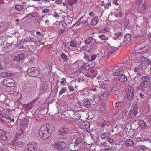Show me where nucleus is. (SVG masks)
Instances as JSON below:
<instances>
[{
    "mask_svg": "<svg viewBox=\"0 0 151 151\" xmlns=\"http://www.w3.org/2000/svg\"><path fill=\"white\" fill-rule=\"evenodd\" d=\"M148 56V54L147 52H145L142 53L139 59V60L140 62H142L143 64H144L148 59L147 58Z\"/></svg>",
    "mask_w": 151,
    "mask_h": 151,
    "instance_id": "9",
    "label": "nucleus"
},
{
    "mask_svg": "<svg viewBox=\"0 0 151 151\" xmlns=\"http://www.w3.org/2000/svg\"><path fill=\"white\" fill-rule=\"evenodd\" d=\"M118 79L121 82H125L127 80V78L125 75L121 74L119 76Z\"/></svg>",
    "mask_w": 151,
    "mask_h": 151,
    "instance_id": "15",
    "label": "nucleus"
},
{
    "mask_svg": "<svg viewBox=\"0 0 151 151\" xmlns=\"http://www.w3.org/2000/svg\"><path fill=\"white\" fill-rule=\"evenodd\" d=\"M108 87V85L107 84L103 83L102 85L100 88L101 89H107Z\"/></svg>",
    "mask_w": 151,
    "mask_h": 151,
    "instance_id": "44",
    "label": "nucleus"
},
{
    "mask_svg": "<svg viewBox=\"0 0 151 151\" xmlns=\"http://www.w3.org/2000/svg\"><path fill=\"white\" fill-rule=\"evenodd\" d=\"M47 82L46 81H45L44 82L43 85H42V88H43V90L45 91L47 89V87H48V85H47Z\"/></svg>",
    "mask_w": 151,
    "mask_h": 151,
    "instance_id": "37",
    "label": "nucleus"
},
{
    "mask_svg": "<svg viewBox=\"0 0 151 151\" xmlns=\"http://www.w3.org/2000/svg\"><path fill=\"white\" fill-rule=\"evenodd\" d=\"M77 1V0H68V4L70 6L72 5Z\"/></svg>",
    "mask_w": 151,
    "mask_h": 151,
    "instance_id": "41",
    "label": "nucleus"
},
{
    "mask_svg": "<svg viewBox=\"0 0 151 151\" xmlns=\"http://www.w3.org/2000/svg\"><path fill=\"white\" fill-rule=\"evenodd\" d=\"M122 104V102H118L116 103H114L113 104V105L116 107H118L121 106Z\"/></svg>",
    "mask_w": 151,
    "mask_h": 151,
    "instance_id": "42",
    "label": "nucleus"
},
{
    "mask_svg": "<svg viewBox=\"0 0 151 151\" xmlns=\"http://www.w3.org/2000/svg\"><path fill=\"white\" fill-rule=\"evenodd\" d=\"M5 116H4V115H3L2 114V112L1 111H0V120H1L2 121H4V120H3L4 118V117Z\"/></svg>",
    "mask_w": 151,
    "mask_h": 151,
    "instance_id": "52",
    "label": "nucleus"
},
{
    "mask_svg": "<svg viewBox=\"0 0 151 151\" xmlns=\"http://www.w3.org/2000/svg\"><path fill=\"white\" fill-rule=\"evenodd\" d=\"M117 50V49L116 47H114L111 49L107 54V55L108 57H109L111 54Z\"/></svg>",
    "mask_w": 151,
    "mask_h": 151,
    "instance_id": "24",
    "label": "nucleus"
},
{
    "mask_svg": "<svg viewBox=\"0 0 151 151\" xmlns=\"http://www.w3.org/2000/svg\"><path fill=\"white\" fill-rule=\"evenodd\" d=\"M148 87V83L147 81H142L139 87L142 90H144Z\"/></svg>",
    "mask_w": 151,
    "mask_h": 151,
    "instance_id": "11",
    "label": "nucleus"
},
{
    "mask_svg": "<svg viewBox=\"0 0 151 151\" xmlns=\"http://www.w3.org/2000/svg\"><path fill=\"white\" fill-rule=\"evenodd\" d=\"M139 147L140 148L143 150H145L146 148V147L144 145H139Z\"/></svg>",
    "mask_w": 151,
    "mask_h": 151,
    "instance_id": "63",
    "label": "nucleus"
},
{
    "mask_svg": "<svg viewBox=\"0 0 151 151\" xmlns=\"http://www.w3.org/2000/svg\"><path fill=\"white\" fill-rule=\"evenodd\" d=\"M146 61H145L144 63V64H145L146 65H148V66L151 65V60H148L147 59V60H146Z\"/></svg>",
    "mask_w": 151,
    "mask_h": 151,
    "instance_id": "51",
    "label": "nucleus"
},
{
    "mask_svg": "<svg viewBox=\"0 0 151 151\" xmlns=\"http://www.w3.org/2000/svg\"><path fill=\"white\" fill-rule=\"evenodd\" d=\"M3 84L6 87H12L14 86V82L12 78H7L3 81Z\"/></svg>",
    "mask_w": 151,
    "mask_h": 151,
    "instance_id": "4",
    "label": "nucleus"
},
{
    "mask_svg": "<svg viewBox=\"0 0 151 151\" xmlns=\"http://www.w3.org/2000/svg\"><path fill=\"white\" fill-rule=\"evenodd\" d=\"M69 147L70 150L72 151H75V144L73 143L70 144Z\"/></svg>",
    "mask_w": 151,
    "mask_h": 151,
    "instance_id": "36",
    "label": "nucleus"
},
{
    "mask_svg": "<svg viewBox=\"0 0 151 151\" xmlns=\"http://www.w3.org/2000/svg\"><path fill=\"white\" fill-rule=\"evenodd\" d=\"M143 2V0H137L136 4L137 5H140Z\"/></svg>",
    "mask_w": 151,
    "mask_h": 151,
    "instance_id": "59",
    "label": "nucleus"
},
{
    "mask_svg": "<svg viewBox=\"0 0 151 151\" xmlns=\"http://www.w3.org/2000/svg\"><path fill=\"white\" fill-rule=\"evenodd\" d=\"M52 125L48 124L41 126L39 131V134L41 138L46 140L49 138L50 133H51L54 129V127H52Z\"/></svg>",
    "mask_w": 151,
    "mask_h": 151,
    "instance_id": "1",
    "label": "nucleus"
},
{
    "mask_svg": "<svg viewBox=\"0 0 151 151\" xmlns=\"http://www.w3.org/2000/svg\"><path fill=\"white\" fill-rule=\"evenodd\" d=\"M27 41H30L34 42L35 43H37V40L33 37H27L26 38Z\"/></svg>",
    "mask_w": 151,
    "mask_h": 151,
    "instance_id": "21",
    "label": "nucleus"
},
{
    "mask_svg": "<svg viewBox=\"0 0 151 151\" xmlns=\"http://www.w3.org/2000/svg\"><path fill=\"white\" fill-rule=\"evenodd\" d=\"M33 106V105L32 103H29L28 104L25 105L24 107L25 110L27 111L32 108Z\"/></svg>",
    "mask_w": 151,
    "mask_h": 151,
    "instance_id": "27",
    "label": "nucleus"
},
{
    "mask_svg": "<svg viewBox=\"0 0 151 151\" xmlns=\"http://www.w3.org/2000/svg\"><path fill=\"white\" fill-rule=\"evenodd\" d=\"M37 144L35 142L29 143L26 147L27 151H36L37 149Z\"/></svg>",
    "mask_w": 151,
    "mask_h": 151,
    "instance_id": "2",
    "label": "nucleus"
},
{
    "mask_svg": "<svg viewBox=\"0 0 151 151\" xmlns=\"http://www.w3.org/2000/svg\"><path fill=\"white\" fill-rule=\"evenodd\" d=\"M93 41V38L91 37H89L87 38L84 42L87 44H89L92 42Z\"/></svg>",
    "mask_w": 151,
    "mask_h": 151,
    "instance_id": "31",
    "label": "nucleus"
},
{
    "mask_svg": "<svg viewBox=\"0 0 151 151\" xmlns=\"http://www.w3.org/2000/svg\"><path fill=\"white\" fill-rule=\"evenodd\" d=\"M131 36L130 34H126L124 35V38L123 42L125 43H128L131 40Z\"/></svg>",
    "mask_w": 151,
    "mask_h": 151,
    "instance_id": "12",
    "label": "nucleus"
},
{
    "mask_svg": "<svg viewBox=\"0 0 151 151\" xmlns=\"http://www.w3.org/2000/svg\"><path fill=\"white\" fill-rule=\"evenodd\" d=\"M67 91L66 88H62V89L59 92V95H60L63 93H65Z\"/></svg>",
    "mask_w": 151,
    "mask_h": 151,
    "instance_id": "46",
    "label": "nucleus"
},
{
    "mask_svg": "<svg viewBox=\"0 0 151 151\" xmlns=\"http://www.w3.org/2000/svg\"><path fill=\"white\" fill-rule=\"evenodd\" d=\"M49 11V10L47 8H46L45 9H43L42 11V12L43 13H47Z\"/></svg>",
    "mask_w": 151,
    "mask_h": 151,
    "instance_id": "64",
    "label": "nucleus"
},
{
    "mask_svg": "<svg viewBox=\"0 0 151 151\" xmlns=\"http://www.w3.org/2000/svg\"><path fill=\"white\" fill-rule=\"evenodd\" d=\"M147 5V2L146 1H145L143 4H142V7L143 9H145Z\"/></svg>",
    "mask_w": 151,
    "mask_h": 151,
    "instance_id": "54",
    "label": "nucleus"
},
{
    "mask_svg": "<svg viewBox=\"0 0 151 151\" xmlns=\"http://www.w3.org/2000/svg\"><path fill=\"white\" fill-rule=\"evenodd\" d=\"M65 146V142L63 141L59 142L55 144L54 146L57 148L59 150H63Z\"/></svg>",
    "mask_w": 151,
    "mask_h": 151,
    "instance_id": "5",
    "label": "nucleus"
},
{
    "mask_svg": "<svg viewBox=\"0 0 151 151\" xmlns=\"http://www.w3.org/2000/svg\"><path fill=\"white\" fill-rule=\"evenodd\" d=\"M111 135V133L109 132H105L101 134L100 135V137L101 139H104L106 138H107Z\"/></svg>",
    "mask_w": 151,
    "mask_h": 151,
    "instance_id": "16",
    "label": "nucleus"
},
{
    "mask_svg": "<svg viewBox=\"0 0 151 151\" xmlns=\"http://www.w3.org/2000/svg\"><path fill=\"white\" fill-rule=\"evenodd\" d=\"M109 96V93L107 92L101 96L100 97V99H105L107 98Z\"/></svg>",
    "mask_w": 151,
    "mask_h": 151,
    "instance_id": "28",
    "label": "nucleus"
},
{
    "mask_svg": "<svg viewBox=\"0 0 151 151\" xmlns=\"http://www.w3.org/2000/svg\"><path fill=\"white\" fill-rule=\"evenodd\" d=\"M22 95L20 93H17L16 95V99H20L21 98Z\"/></svg>",
    "mask_w": 151,
    "mask_h": 151,
    "instance_id": "56",
    "label": "nucleus"
},
{
    "mask_svg": "<svg viewBox=\"0 0 151 151\" xmlns=\"http://www.w3.org/2000/svg\"><path fill=\"white\" fill-rule=\"evenodd\" d=\"M2 112L5 115L4 116H9V115H11L12 114V112L10 110L6 109H4Z\"/></svg>",
    "mask_w": 151,
    "mask_h": 151,
    "instance_id": "18",
    "label": "nucleus"
},
{
    "mask_svg": "<svg viewBox=\"0 0 151 151\" xmlns=\"http://www.w3.org/2000/svg\"><path fill=\"white\" fill-rule=\"evenodd\" d=\"M98 22V17L97 16L93 18L91 20V24L92 25L94 26L96 25Z\"/></svg>",
    "mask_w": 151,
    "mask_h": 151,
    "instance_id": "20",
    "label": "nucleus"
},
{
    "mask_svg": "<svg viewBox=\"0 0 151 151\" xmlns=\"http://www.w3.org/2000/svg\"><path fill=\"white\" fill-rule=\"evenodd\" d=\"M109 30V29L107 28H105L104 29H103L100 30L99 32V33H103L105 32H108Z\"/></svg>",
    "mask_w": 151,
    "mask_h": 151,
    "instance_id": "50",
    "label": "nucleus"
},
{
    "mask_svg": "<svg viewBox=\"0 0 151 151\" xmlns=\"http://www.w3.org/2000/svg\"><path fill=\"white\" fill-rule=\"evenodd\" d=\"M126 143L127 145V146L130 147H132L134 145L133 141L130 139H127L126 141Z\"/></svg>",
    "mask_w": 151,
    "mask_h": 151,
    "instance_id": "22",
    "label": "nucleus"
},
{
    "mask_svg": "<svg viewBox=\"0 0 151 151\" xmlns=\"http://www.w3.org/2000/svg\"><path fill=\"white\" fill-rule=\"evenodd\" d=\"M108 0H104V1H102L101 5L102 6H104V8L105 9H108V7L106 4Z\"/></svg>",
    "mask_w": 151,
    "mask_h": 151,
    "instance_id": "33",
    "label": "nucleus"
},
{
    "mask_svg": "<svg viewBox=\"0 0 151 151\" xmlns=\"http://www.w3.org/2000/svg\"><path fill=\"white\" fill-rule=\"evenodd\" d=\"M62 26L64 28H66L67 27V25L64 22L62 21L61 22Z\"/></svg>",
    "mask_w": 151,
    "mask_h": 151,
    "instance_id": "55",
    "label": "nucleus"
},
{
    "mask_svg": "<svg viewBox=\"0 0 151 151\" xmlns=\"http://www.w3.org/2000/svg\"><path fill=\"white\" fill-rule=\"evenodd\" d=\"M141 70L138 68H135L134 70V71L136 73V74L140 76L141 75Z\"/></svg>",
    "mask_w": 151,
    "mask_h": 151,
    "instance_id": "32",
    "label": "nucleus"
},
{
    "mask_svg": "<svg viewBox=\"0 0 151 151\" xmlns=\"http://www.w3.org/2000/svg\"><path fill=\"white\" fill-rule=\"evenodd\" d=\"M115 35V37L116 38H121L123 37V35L120 32L116 33Z\"/></svg>",
    "mask_w": 151,
    "mask_h": 151,
    "instance_id": "35",
    "label": "nucleus"
},
{
    "mask_svg": "<svg viewBox=\"0 0 151 151\" xmlns=\"http://www.w3.org/2000/svg\"><path fill=\"white\" fill-rule=\"evenodd\" d=\"M10 147L13 149H15L16 148V146H15L14 145V143L13 142H11L10 143Z\"/></svg>",
    "mask_w": 151,
    "mask_h": 151,
    "instance_id": "58",
    "label": "nucleus"
},
{
    "mask_svg": "<svg viewBox=\"0 0 151 151\" xmlns=\"http://www.w3.org/2000/svg\"><path fill=\"white\" fill-rule=\"evenodd\" d=\"M82 139L81 138H77L76 139V144H79L81 143L82 142Z\"/></svg>",
    "mask_w": 151,
    "mask_h": 151,
    "instance_id": "48",
    "label": "nucleus"
},
{
    "mask_svg": "<svg viewBox=\"0 0 151 151\" xmlns=\"http://www.w3.org/2000/svg\"><path fill=\"white\" fill-rule=\"evenodd\" d=\"M134 92V90L132 87L129 88L127 94V97L129 99H132L133 97Z\"/></svg>",
    "mask_w": 151,
    "mask_h": 151,
    "instance_id": "8",
    "label": "nucleus"
},
{
    "mask_svg": "<svg viewBox=\"0 0 151 151\" xmlns=\"http://www.w3.org/2000/svg\"><path fill=\"white\" fill-rule=\"evenodd\" d=\"M23 142H19L17 143V145L18 147H21L23 145Z\"/></svg>",
    "mask_w": 151,
    "mask_h": 151,
    "instance_id": "53",
    "label": "nucleus"
},
{
    "mask_svg": "<svg viewBox=\"0 0 151 151\" xmlns=\"http://www.w3.org/2000/svg\"><path fill=\"white\" fill-rule=\"evenodd\" d=\"M83 16L81 17L78 20V21L76 23V24L78 23L79 22H80L79 23V24H86V23H87V21L86 19H83V20L81 21L82 19L83 18Z\"/></svg>",
    "mask_w": 151,
    "mask_h": 151,
    "instance_id": "29",
    "label": "nucleus"
},
{
    "mask_svg": "<svg viewBox=\"0 0 151 151\" xmlns=\"http://www.w3.org/2000/svg\"><path fill=\"white\" fill-rule=\"evenodd\" d=\"M129 22V20L128 19H127L124 22V26H127Z\"/></svg>",
    "mask_w": 151,
    "mask_h": 151,
    "instance_id": "60",
    "label": "nucleus"
},
{
    "mask_svg": "<svg viewBox=\"0 0 151 151\" xmlns=\"http://www.w3.org/2000/svg\"><path fill=\"white\" fill-rule=\"evenodd\" d=\"M60 56L61 58H59V60L60 61H61V59H62L63 60V61L64 62H66L67 61L68 58L66 55L63 52H62L60 55Z\"/></svg>",
    "mask_w": 151,
    "mask_h": 151,
    "instance_id": "13",
    "label": "nucleus"
},
{
    "mask_svg": "<svg viewBox=\"0 0 151 151\" xmlns=\"http://www.w3.org/2000/svg\"><path fill=\"white\" fill-rule=\"evenodd\" d=\"M97 57V55L95 54L92 55L91 57V60H89V61H93L95 60Z\"/></svg>",
    "mask_w": 151,
    "mask_h": 151,
    "instance_id": "57",
    "label": "nucleus"
},
{
    "mask_svg": "<svg viewBox=\"0 0 151 151\" xmlns=\"http://www.w3.org/2000/svg\"><path fill=\"white\" fill-rule=\"evenodd\" d=\"M136 115L134 114V113L132 112V110H130L128 115V117L130 119H132Z\"/></svg>",
    "mask_w": 151,
    "mask_h": 151,
    "instance_id": "30",
    "label": "nucleus"
},
{
    "mask_svg": "<svg viewBox=\"0 0 151 151\" xmlns=\"http://www.w3.org/2000/svg\"><path fill=\"white\" fill-rule=\"evenodd\" d=\"M133 81L134 82V85L136 84L138 85L139 86L140 85V79H139L138 78H134Z\"/></svg>",
    "mask_w": 151,
    "mask_h": 151,
    "instance_id": "34",
    "label": "nucleus"
},
{
    "mask_svg": "<svg viewBox=\"0 0 151 151\" xmlns=\"http://www.w3.org/2000/svg\"><path fill=\"white\" fill-rule=\"evenodd\" d=\"M149 48L148 46H146L140 47L138 49H136V48H135L134 50V52L135 53H141V52L145 51L147 49H148Z\"/></svg>",
    "mask_w": 151,
    "mask_h": 151,
    "instance_id": "10",
    "label": "nucleus"
},
{
    "mask_svg": "<svg viewBox=\"0 0 151 151\" xmlns=\"http://www.w3.org/2000/svg\"><path fill=\"white\" fill-rule=\"evenodd\" d=\"M106 140L107 142H109L110 144L112 145L114 141L110 137H107V138Z\"/></svg>",
    "mask_w": 151,
    "mask_h": 151,
    "instance_id": "45",
    "label": "nucleus"
},
{
    "mask_svg": "<svg viewBox=\"0 0 151 151\" xmlns=\"http://www.w3.org/2000/svg\"><path fill=\"white\" fill-rule=\"evenodd\" d=\"M4 118L8 120H9L11 122H14V119L13 118H12L10 117L9 116H5L4 117Z\"/></svg>",
    "mask_w": 151,
    "mask_h": 151,
    "instance_id": "49",
    "label": "nucleus"
},
{
    "mask_svg": "<svg viewBox=\"0 0 151 151\" xmlns=\"http://www.w3.org/2000/svg\"><path fill=\"white\" fill-rule=\"evenodd\" d=\"M24 54L21 53L18 55L17 56L14 57V59L15 60L19 61L21 60H22L24 58Z\"/></svg>",
    "mask_w": 151,
    "mask_h": 151,
    "instance_id": "17",
    "label": "nucleus"
},
{
    "mask_svg": "<svg viewBox=\"0 0 151 151\" xmlns=\"http://www.w3.org/2000/svg\"><path fill=\"white\" fill-rule=\"evenodd\" d=\"M68 129L66 127H61L58 132L59 135L64 136L68 134Z\"/></svg>",
    "mask_w": 151,
    "mask_h": 151,
    "instance_id": "7",
    "label": "nucleus"
},
{
    "mask_svg": "<svg viewBox=\"0 0 151 151\" xmlns=\"http://www.w3.org/2000/svg\"><path fill=\"white\" fill-rule=\"evenodd\" d=\"M68 88H69L70 91H72L74 90L73 87L71 86H68Z\"/></svg>",
    "mask_w": 151,
    "mask_h": 151,
    "instance_id": "61",
    "label": "nucleus"
},
{
    "mask_svg": "<svg viewBox=\"0 0 151 151\" xmlns=\"http://www.w3.org/2000/svg\"><path fill=\"white\" fill-rule=\"evenodd\" d=\"M1 76L3 77H6L13 76L14 75L12 73H8L6 72H4L1 73Z\"/></svg>",
    "mask_w": 151,
    "mask_h": 151,
    "instance_id": "14",
    "label": "nucleus"
},
{
    "mask_svg": "<svg viewBox=\"0 0 151 151\" xmlns=\"http://www.w3.org/2000/svg\"><path fill=\"white\" fill-rule=\"evenodd\" d=\"M70 45L72 47H74L76 46V42L74 41H72L70 42Z\"/></svg>",
    "mask_w": 151,
    "mask_h": 151,
    "instance_id": "43",
    "label": "nucleus"
},
{
    "mask_svg": "<svg viewBox=\"0 0 151 151\" xmlns=\"http://www.w3.org/2000/svg\"><path fill=\"white\" fill-rule=\"evenodd\" d=\"M140 78L142 81L147 82L148 80L151 79V76L147 75V76H142Z\"/></svg>",
    "mask_w": 151,
    "mask_h": 151,
    "instance_id": "25",
    "label": "nucleus"
},
{
    "mask_svg": "<svg viewBox=\"0 0 151 151\" xmlns=\"http://www.w3.org/2000/svg\"><path fill=\"white\" fill-rule=\"evenodd\" d=\"M121 73V72H120V69L119 68L116 70L115 73L113 74V75L114 76H119V75H120Z\"/></svg>",
    "mask_w": 151,
    "mask_h": 151,
    "instance_id": "38",
    "label": "nucleus"
},
{
    "mask_svg": "<svg viewBox=\"0 0 151 151\" xmlns=\"http://www.w3.org/2000/svg\"><path fill=\"white\" fill-rule=\"evenodd\" d=\"M89 65L87 63H84L83 65L81 66V68L84 70H87V67H88H88H89Z\"/></svg>",
    "mask_w": 151,
    "mask_h": 151,
    "instance_id": "39",
    "label": "nucleus"
},
{
    "mask_svg": "<svg viewBox=\"0 0 151 151\" xmlns=\"http://www.w3.org/2000/svg\"><path fill=\"white\" fill-rule=\"evenodd\" d=\"M84 105L87 108H89L90 107V102L88 99L85 100L83 102Z\"/></svg>",
    "mask_w": 151,
    "mask_h": 151,
    "instance_id": "26",
    "label": "nucleus"
},
{
    "mask_svg": "<svg viewBox=\"0 0 151 151\" xmlns=\"http://www.w3.org/2000/svg\"><path fill=\"white\" fill-rule=\"evenodd\" d=\"M130 110L132 111V112L134 113L135 115H137L138 113L137 106L136 104H134L133 106L132 109Z\"/></svg>",
    "mask_w": 151,
    "mask_h": 151,
    "instance_id": "23",
    "label": "nucleus"
},
{
    "mask_svg": "<svg viewBox=\"0 0 151 151\" xmlns=\"http://www.w3.org/2000/svg\"><path fill=\"white\" fill-rule=\"evenodd\" d=\"M27 73L30 76L34 77L37 76L40 73L39 70L35 67H32L29 69Z\"/></svg>",
    "mask_w": 151,
    "mask_h": 151,
    "instance_id": "3",
    "label": "nucleus"
},
{
    "mask_svg": "<svg viewBox=\"0 0 151 151\" xmlns=\"http://www.w3.org/2000/svg\"><path fill=\"white\" fill-rule=\"evenodd\" d=\"M99 38L101 39L102 40H108V38L107 37H105V35L103 34L100 36Z\"/></svg>",
    "mask_w": 151,
    "mask_h": 151,
    "instance_id": "47",
    "label": "nucleus"
},
{
    "mask_svg": "<svg viewBox=\"0 0 151 151\" xmlns=\"http://www.w3.org/2000/svg\"><path fill=\"white\" fill-rule=\"evenodd\" d=\"M7 133L3 130L0 129V139L3 141L8 140Z\"/></svg>",
    "mask_w": 151,
    "mask_h": 151,
    "instance_id": "6",
    "label": "nucleus"
},
{
    "mask_svg": "<svg viewBox=\"0 0 151 151\" xmlns=\"http://www.w3.org/2000/svg\"><path fill=\"white\" fill-rule=\"evenodd\" d=\"M84 54L85 58H86L87 60L89 61V60L88 59V58H89L88 55L86 53H84Z\"/></svg>",
    "mask_w": 151,
    "mask_h": 151,
    "instance_id": "62",
    "label": "nucleus"
},
{
    "mask_svg": "<svg viewBox=\"0 0 151 151\" xmlns=\"http://www.w3.org/2000/svg\"><path fill=\"white\" fill-rule=\"evenodd\" d=\"M15 8L17 10L20 11L23 9V6L22 5H17L15 6Z\"/></svg>",
    "mask_w": 151,
    "mask_h": 151,
    "instance_id": "40",
    "label": "nucleus"
},
{
    "mask_svg": "<svg viewBox=\"0 0 151 151\" xmlns=\"http://www.w3.org/2000/svg\"><path fill=\"white\" fill-rule=\"evenodd\" d=\"M138 124H139V127L142 129H144L145 128V127L147 126V125L146 124L144 121L143 120L139 121Z\"/></svg>",
    "mask_w": 151,
    "mask_h": 151,
    "instance_id": "19",
    "label": "nucleus"
}]
</instances>
